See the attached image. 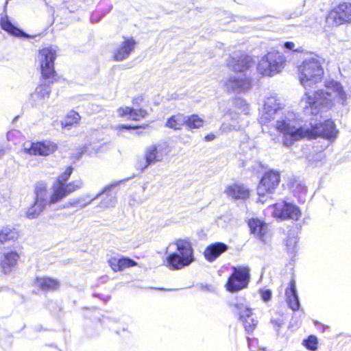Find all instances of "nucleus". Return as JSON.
I'll return each instance as SVG.
<instances>
[{
	"instance_id": "nucleus-1",
	"label": "nucleus",
	"mask_w": 351,
	"mask_h": 351,
	"mask_svg": "<svg viewBox=\"0 0 351 351\" xmlns=\"http://www.w3.org/2000/svg\"><path fill=\"white\" fill-rule=\"evenodd\" d=\"M275 128L282 135V142L286 147L291 146L295 141L304 138H313L322 136L327 139L335 138L337 130L332 121L326 120L324 123L313 124L311 127L297 125L295 121L287 117L277 119Z\"/></svg>"
},
{
	"instance_id": "nucleus-2",
	"label": "nucleus",
	"mask_w": 351,
	"mask_h": 351,
	"mask_svg": "<svg viewBox=\"0 0 351 351\" xmlns=\"http://www.w3.org/2000/svg\"><path fill=\"white\" fill-rule=\"evenodd\" d=\"M325 90H318L312 95L305 93L300 105L306 114L316 115L336 104H344L347 95L341 84L335 80H326Z\"/></svg>"
},
{
	"instance_id": "nucleus-3",
	"label": "nucleus",
	"mask_w": 351,
	"mask_h": 351,
	"mask_svg": "<svg viewBox=\"0 0 351 351\" xmlns=\"http://www.w3.org/2000/svg\"><path fill=\"white\" fill-rule=\"evenodd\" d=\"M298 73L301 84L306 88L321 82L324 73L320 59L315 56L305 58L298 66Z\"/></svg>"
},
{
	"instance_id": "nucleus-4",
	"label": "nucleus",
	"mask_w": 351,
	"mask_h": 351,
	"mask_svg": "<svg viewBox=\"0 0 351 351\" xmlns=\"http://www.w3.org/2000/svg\"><path fill=\"white\" fill-rule=\"evenodd\" d=\"M177 252L171 253L167 257V267L178 270L190 265L195 260L191 243L186 240L176 241Z\"/></svg>"
},
{
	"instance_id": "nucleus-5",
	"label": "nucleus",
	"mask_w": 351,
	"mask_h": 351,
	"mask_svg": "<svg viewBox=\"0 0 351 351\" xmlns=\"http://www.w3.org/2000/svg\"><path fill=\"white\" fill-rule=\"evenodd\" d=\"M285 62V57L279 52H269L260 60L257 69L263 75L272 76L282 71Z\"/></svg>"
},
{
	"instance_id": "nucleus-6",
	"label": "nucleus",
	"mask_w": 351,
	"mask_h": 351,
	"mask_svg": "<svg viewBox=\"0 0 351 351\" xmlns=\"http://www.w3.org/2000/svg\"><path fill=\"white\" fill-rule=\"evenodd\" d=\"M233 272L226 285L230 292H235L247 287L250 280V269L239 266L232 267Z\"/></svg>"
},
{
	"instance_id": "nucleus-7",
	"label": "nucleus",
	"mask_w": 351,
	"mask_h": 351,
	"mask_svg": "<svg viewBox=\"0 0 351 351\" xmlns=\"http://www.w3.org/2000/svg\"><path fill=\"white\" fill-rule=\"evenodd\" d=\"M326 22L332 26L351 23V3L343 2L335 7L329 12Z\"/></svg>"
},
{
	"instance_id": "nucleus-8",
	"label": "nucleus",
	"mask_w": 351,
	"mask_h": 351,
	"mask_svg": "<svg viewBox=\"0 0 351 351\" xmlns=\"http://www.w3.org/2000/svg\"><path fill=\"white\" fill-rule=\"evenodd\" d=\"M280 181V175L278 171L270 170L265 172L257 187V193L259 196L258 201L263 202L261 197L274 193L279 185Z\"/></svg>"
},
{
	"instance_id": "nucleus-9",
	"label": "nucleus",
	"mask_w": 351,
	"mask_h": 351,
	"mask_svg": "<svg viewBox=\"0 0 351 351\" xmlns=\"http://www.w3.org/2000/svg\"><path fill=\"white\" fill-rule=\"evenodd\" d=\"M272 215L282 220L293 219L297 221L301 216V210L296 205L282 201L274 204L271 208Z\"/></svg>"
},
{
	"instance_id": "nucleus-10",
	"label": "nucleus",
	"mask_w": 351,
	"mask_h": 351,
	"mask_svg": "<svg viewBox=\"0 0 351 351\" xmlns=\"http://www.w3.org/2000/svg\"><path fill=\"white\" fill-rule=\"evenodd\" d=\"M56 58V51L52 47H45L40 50L38 58L42 75L44 77L49 79L54 76V60Z\"/></svg>"
},
{
	"instance_id": "nucleus-11",
	"label": "nucleus",
	"mask_w": 351,
	"mask_h": 351,
	"mask_svg": "<svg viewBox=\"0 0 351 351\" xmlns=\"http://www.w3.org/2000/svg\"><path fill=\"white\" fill-rule=\"evenodd\" d=\"M281 114L282 107L278 99L273 96L268 97L265 100L259 121L262 124H266Z\"/></svg>"
},
{
	"instance_id": "nucleus-12",
	"label": "nucleus",
	"mask_w": 351,
	"mask_h": 351,
	"mask_svg": "<svg viewBox=\"0 0 351 351\" xmlns=\"http://www.w3.org/2000/svg\"><path fill=\"white\" fill-rule=\"evenodd\" d=\"M58 149V145L50 141H38L35 143H26L24 144L23 151L25 153L34 156H47Z\"/></svg>"
},
{
	"instance_id": "nucleus-13",
	"label": "nucleus",
	"mask_w": 351,
	"mask_h": 351,
	"mask_svg": "<svg viewBox=\"0 0 351 351\" xmlns=\"http://www.w3.org/2000/svg\"><path fill=\"white\" fill-rule=\"evenodd\" d=\"M233 311L239 315V319L243 322L245 330L250 333L256 326L257 321L252 317V311L243 302L231 303Z\"/></svg>"
},
{
	"instance_id": "nucleus-14",
	"label": "nucleus",
	"mask_w": 351,
	"mask_h": 351,
	"mask_svg": "<svg viewBox=\"0 0 351 351\" xmlns=\"http://www.w3.org/2000/svg\"><path fill=\"white\" fill-rule=\"evenodd\" d=\"M228 91L241 93L248 90L251 88L250 80L243 73H237L230 77L224 84Z\"/></svg>"
},
{
	"instance_id": "nucleus-15",
	"label": "nucleus",
	"mask_w": 351,
	"mask_h": 351,
	"mask_svg": "<svg viewBox=\"0 0 351 351\" xmlns=\"http://www.w3.org/2000/svg\"><path fill=\"white\" fill-rule=\"evenodd\" d=\"M51 193H49L47 191V185L46 183L40 182L35 185V201L40 203L45 207L47 205L55 204L60 201L53 199V195L55 194V186H52Z\"/></svg>"
},
{
	"instance_id": "nucleus-16",
	"label": "nucleus",
	"mask_w": 351,
	"mask_h": 351,
	"mask_svg": "<svg viewBox=\"0 0 351 351\" xmlns=\"http://www.w3.org/2000/svg\"><path fill=\"white\" fill-rule=\"evenodd\" d=\"M248 226L251 233L261 241L265 243L271 237L269 226L265 222L258 219H252L249 220Z\"/></svg>"
},
{
	"instance_id": "nucleus-17",
	"label": "nucleus",
	"mask_w": 351,
	"mask_h": 351,
	"mask_svg": "<svg viewBox=\"0 0 351 351\" xmlns=\"http://www.w3.org/2000/svg\"><path fill=\"white\" fill-rule=\"evenodd\" d=\"M82 186L83 182L81 179L75 180L59 186H55V194L53 198L54 200L60 202L71 193L81 189Z\"/></svg>"
},
{
	"instance_id": "nucleus-18",
	"label": "nucleus",
	"mask_w": 351,
	"mask_h": 351,
	"mask_svg": "<svg viewBox=\"0 0 351 351\" xmlns=\"http://www.w3.org/2000/svg\"><path fill=\"white\" fill-rule=\"evenodd\" d=\"M118 183L112 184L106 186L101 192L99 193L97 195H95L93 199H91L88 202L84 203L81 205V207H86L87 205L90 204L93 200L98 198L101 195H103V199L99 204V206L101 208H107L114 207L117 204V198L114 194L109 193L110 189L116 186Z\"/></svg>"
},
{
	"instance_id": "nucleus-19",
	"label": "nucleus",
	"mask_w": 351,
	"mask_h": 351,
	"mask_svg": "<svg viewBox=\"0 0 351 351\" xmlns=\"http://www.w3.org/2000/svg\"><path fill=\"white\" fill-rule=\"evenodd\" d=\"M167 147L163 145H152L148 146L145 151V157L151 164L162 161L168 155Z\"/></svg>"
},
{
	"instance_id": "nucleus-20",
	"label": "nucleus",
	"mask_w": 351,
	"mask_h": 351,
	"mask_svg": "<svg viewBox=\"0 0 351 351\" xmlns=\"http://www.w3.org/2000/svg\"><path fill=\"white\" fill-rule=\"evenodd\" d=\"M136 42L133 38H128L122 42L114 52V58L117 61H121L127 58L134 49Z\"/></svg>"
},
{
	"instance_id": "nucleus-21",
	"label": "nucleus",
	"mask_w": 351,
	"mask_h": 351,
	"mask_svg": "<svg viewBox=\"0 0 351 351\" xmlns=\"http://www.w3.org/2000/svg\"><path fill=\"white\" fill-rule=\"evenodd\" d=\"M227 64L235 72L242 73L252 66V59L250 56L245 55L241 56L239 59L232 57L228 60Z\"/></svg>"
},
{
	"instance_id": "nucleus-22",
	"label": "nucleus",
	"mask_w": 351,
	"mask_h": 351,
	"mask_svg": "<svg viewBox=\"0 0 351 351\" xmlns=\"http://www.w3.org/2000/svg\"><path fill=\"white\" fill-rule=\"evenodd\" d=\"M228 249V245L223 243L216 242L211 243L205 249L204 252V257L208 261L213 262L221 254L226 252Z\"/></svg>"
},
{
	"instance_id": "nucleus-23",
	"label": "nucleus",
	"mask_w": 351,
	"mask_h": 351,
	"mask_svg": "<svg viewBox=\"0 0 351 351\" xmlns=\"http://www.w3.org/2000/svg\"><path fill=\"white\" fill-rule=\"evenodd\" d=\"M117 113L119 117H128L129 119L138 121L147 116V112L143 109H134L128 106L121 107L117 109Z\"/></svg>"
},
{
	"instance_id": "nucleus-24",
	"label": "nucleus",
	"mask_w": 351,
	"mask_h": 351,
	"mask_svg": "<svg viewBox=\"0 0 351 351\" xmlns=\"http://www.w3.org/2000/svg\"><path fill=\"white\" fill-rule=\"evenodd\" d=\"M224 193L228 197L234 199H245L250 195L248 189H246L244 186L239 184L228 186L226 188Z\"/></svg>"
},
{
	"instance_id": "nucleus-25",
	"label": "nucleus",
	"mask_w": 351,
	"mask_h": 351,
	"mask_svg": "<svg viewBox=\"0 0 351 351\" xmlns=\"http://www.w3.org/2000/svg\"><path fill=\"white\" fill-rule=\"evenodd\" d=\"M34 285L43 291H53L59 288L60 282L56 278L40 276L35 279Z\"/></svg>"
},
{
	"instance_id": "nucleus-26",
	"label": "nucleus",
	"mask_w": 351,
	"mask_h": 351,
	"mask_svg": "<svg viewBox=\"0 0 351 351\" xmlns=\"http://www.w3.org/2000/svg\"><path fill=\"white\" fill-rule=\"evenodd\" d=\"M108 263L114 271H122L126 268L131 267L136 265V263L129 258H117L116 257H111L108 260Z\"/></svg>"
},
{
	"instance_id": "nucleus-27",
	"label": "nucleus",
	"mask_w": 351,
	"mask_h": 351,
	"mask_svg": "<svg viewBox=\"0 0 351 351\" xmlns=\"http://www.w3.org/2000/svg\"><path fill=\"white\" fill-rule=\"evenodd\" d=\"M285 295L289 306L293 311L298 310L300 307V302L297 295L295 282L294 280H291L290 287L286 290Z\"/></svg>"
},
{
	"instance_id": "nucleus-28",
	"label": "nucleus",
	"mask_w": 351,
	"mask_h": 351,
	"mask_svg": "<svg viewBox=\"0 0 351 351\" xmlns=\"http://www.w3.org/2000/svg\"><path fill=\"white\" fill-rule=\"evenodd\" d=\"M18 258L19 254L16 252L10 251L4 253L1 261V266L4 274L11 271L12 267L16 265Z\"/></svg>"
},
{
	"instance_id": "nucleus-29",
	"label": "nucleus",
	"mask_w": 351,
	"mask_h": 351,
	"mask_svg": "<svg viewBox=\"0 0 351 351\" xmlns=\"http://www.w3.org/2000/svg\"><path fill=\"white\" fill-rule=\"evenodd\" d=\"M19 237L18 230L10 226H3L0 230V243L4 244L10 241H16Z\"/></svg>"
},
{
	"instance_id": "nucleus-30",
	"label": "nucleus",
	"mask_w": 351,
	"mask_h": 351,
	"mask_svg": "<svg viewBox=\"0 0 351 351\" xmlns=\"http://www.w3.org/2000/svg\"><path fill=\"white\" fill-rule=\"evenodd\" d=\"M184 125H186V116L183 114H177L169 118L165 125L173 130H180Z\"/></svg>"
},
{
	"instance_id": "nucleus-31",
	"label": "nucleus",
	"mask_w": 351,
	"mask_h": 351,
	"mask_svg": "<svg viewBox=\"0 0 351 351\" xmlns=\"http://www.w3.org/2000/svg\"><path fill=\"white\" fill-rule=\"evenodd\" d=\"M0 25L1 28L14 36H20L23 34L21 29L14 26L9 21L7 15L2 16L0 19Z\"/></svg>"
},
{
	"instance_id": "nucleus-32",
	"label": "nucleus",
	"mask_w": 351,
	"mask_h": 351,
	"mask_svg": "<svg viewBox=\"0 0 351 351\" xmlns=\"http://www.w3.org/2000/svg\"><path fill=\"white\" fill-rule=\"evenodd\" d=\"M205 120L197 114L186 116V125L190 129H199L204 126Z\"/></svg>"
},
{
	"instance_id": "nucleus-33",
	"label": "nucleus",
	"mask_w": 351,
	"mask_h": 351,
	"mask_svg": "<svg viewBox=\"0 0 351 351\" xmlns=\"http://www.w3.org/2000/svg\"><path fill=\"white\" fill-rule=\"evenodd\" d=\"M45 208V206L34 200V204L27 209L25 216L30 219H36Z\"/></svg>"
},
{
	"instance_id": "nucleus-34",
	"label": "nucleus",
	"mask_w": 351,
	"mask_h": 351,
	"mask_svg": "<svg viewBox=\"0 0 351 351\" xmlns=\"http://www.w3.org/2000/svg\"><path fill=\"white\" fill-rule=\"evenodd\" d=\"M80 117L79 114L75 111H70L66 117L62 121V126L64 128L69 129L70 127L76 125L80 121Z\"/></svg>"
},
{
	"instance_id": "nucleus-35",
	"label": "nucleus",
	"mask_w": 351,
	"mask_h": 351,
	"mask_svg": "<svg viewBox=\"0 0 351 351\" xmlns=\"http://www.w3.org/2000/svg\"><path fill=\"white\" fill-rule=\"evenodd\" d=\"M239 128L240 125L239 124V121L232 118L230 123H222L219 130L222 133H228L233 130H238Z\"/></svg>"
},
{
	"instance_id": "nucleus-36",
	"label": "nucleus",
	"mask_w": 351,
	"mask_h": 351,
	"mask_svg": "<svg viewBox=\"0 0 351 351\" xmlns=\"http://www.w3.org/2000/svg\"><path fill=\"white\" fill-rule=\"evenodd\" d=\"M72 172L73 168L71 167H68L64 172L58 177V180L53 185L59 186L66 183V181L69 179Z\"/></svg>"
},
{
	"instance_id": "nucleus-37",
	"label": "nucleus",
	"mask_w": 351,
	"mask_h": 351,
	"mask_svg": "<svg viewBox=\"0 0 351 351\" xmlns=\"http://www.w3.org/2000/svg\"><path fill=\"white\" fill-rule=\"evenodd\" d=\"M49 94L50 89L49 86L47 85H40L36 88L34 95L40 99H45V97H48Z\"/></svg>"
},
{
	"instance_id": "nucleus-38",
	"label": "nucleus",
	"mask_w": 351,
	"mask_h": 351,
	"mask_svg": "<svg viewBox=\"0 0 351 351\" xmlns=\"http://www.w3.org/2000/svg\"><path fill=\"white\" fill-rule=\"evenodd\" d=\"M306 347L311 350L317 349V339L314 336H310L308 339L304 341Z\"/></svg>"
},
{
	"instance_id": "nucleus-39",
	"label": "nucleus",
	"mask_w": 351,
	"mask_h": 351,
	"mask_svg": "<svg viewBox=\"0 0 351 351\" xmlns=\"http://www.w3.org/2000/svg\"><path fill=\"white\" fill-rule=\"evenodd\" d=\"M150 165H152L147 160V158H141L136 162L135 167L138 170L144 171Z\"/></svg>"
},
{
	"instance_id": "nucleus-40",
	"label": "nucleus",
	"mask_w": 351,
	"mask_h": 351,
	"mask_svg": "<svg viewBox=\"0 0 351 351\" xmlns=\"http://www.w3.org/2000/svg\"><path fill=\"white\" fill-rule=\"evenodd\" d=\"M84 200L85 199L83 197L71 199L70 201H69L68 202H66L65 204V205L64 206V208H71L73 206H75L80 204L82 202H84Z\"/></svg>"
},
{
	"instance_id": "nucleus-41",
	"label": "nucleus",
	"mask_w": 351,
	"mask_h": 351,
	"mask_svg": "<svg viewBox=\"0 0 351 351\" xmlns=\"http://www.w3.org/2000/svg\"><path fill=\"white\" fill-rule=\"evenodd\" d=\"M261 298L265 302H268L271 298V291L269 289L261 291Z\"/></svg>"
},
{
	"instance_id": "nucleus-42",
	"label": "nucleus",
	"mask_w": 351,
	"mask_h": 351,
	"mask_svg": "<svg viewBox=\"0 0 351 351\" xmlns=\"http://www.w3.org/2000/svg\"><path fill=\"white\" fill-rule=\"evenodd\" d=\"M297 243V239L295 237L290 238L287 241V245L289 250H293Z\"/></svg>"
},
{
	"instance_id": "nucleus-43",
	"label": "nucleus",
	"mask_w": 351,
	"mask_h": 351,
	"mask_svg": "<svg viewBox=\"0 0 351 351\" xmlns=\"http://www.w3.org/2000/svg\"><path fill=\"white\" fill-rule=\"evenodd\" d=\"M216 138V136L213 133H210L204 136V140L206 141H211Z\"/></svg>"
},
{
	"instance_id": "nucleus-44",
	"label": "nucleus",
	"mask_w": 351,
	"mask_h": 351,
	"mask_svg": "<svg viewBox=\"0 0 351 351\" xmlns=\"http://www.w3.org/2000/svg\"><path fill=\"white\" fill-rule=\"evenodd\" d=\"M295 47V44L293 42H287L285 43V47L290 49L293 50Z\"/></svg>"
},
{
	"instance_id": "nucleus-45",
	"label": "nucleus",
	"mask_w": 351,
	"mask_h": 351,
	"mask_svg": "<svg viewBox=\"0 0 351 351\" xmlns=\"http://www.w3.org/2000/svg\"><path fill=\"white\" fill-rule=\"evenodd\" d=\"M236 104L237 105H243V104L245 105V101H243L241 99H237L236 100Z\"/></svg>"
},
{
	"instance_id": "nucleus-46",
	"label": "nucleus",
	"mask_w": 351,
	"mask_h": 351,
	"mask_svg": "<svg viewBox=\"0 0 351 351\" xmlns=\"http://www.w3.org/2000/svg\"><path fill=\"white\" fill-rule=\"evenodd\" d=\"M120 128H125V129H128V130L137 128V127H132V126H130V125L127 126V125H121L120 126Z\"/></svg>"
},
{
	"instance_id": "nucleus-47",
	"label": "nucleus",
	"mask_w": 351,
	"mask_h": 351,
	"mask_svg": "<svg viewBox=\"0 0 351 351\" xmlns=\"http://www.w3.org/2000/svg\"><path fill=\"white\" fill-rule=\"evenodd\" d=\"M298 186H299L300 190L301 191V192H302V193H306V186H305L302 185V184H300Z\"/></svg>"
},
{
	"instance_id": "nucleus-48",
	"label": "nucleus",
	"mask_w": 351,
	"mask_h": 351,
	"mask_svg": "<svg viewBox=\"0 0 351 351\" xmlns=\"http://www.w3.org/2000/svg\"><path fill=\"white\" fill-rule=\"evenodd\" d=\"M5 154V150L4 149H0V159L2 158Z\"/></svg>"
}]
</instances>
